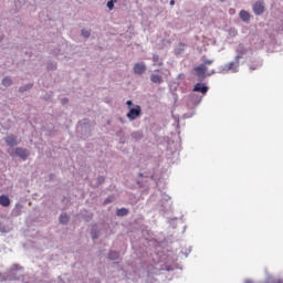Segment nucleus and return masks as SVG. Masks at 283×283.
<instances>
[{
	"mask_svg": "<svg viewBox=\"0 0 283 283\" xmlns=\"http://www.w3.org/2000/svg\"><path fill=\"white\" fill-rule=\"evenodd\" d=\"M2 85H3V87H10V85H12V78L10 76L3 77Z\"/></svg>",
	"mask_w": 283,
	"mask_h": 283,
	"instance_id": "393cba45",
	"label": "nucleus"
},
{
	"mask_svg": "<svg viewBox=\"0 0 283 283\" xmlns=\"http://www.w3.org/2000/svg\"><path fill=\"white\" fill-rule=\"evenodd\" d=\"M137 185H140V181L137 180Z\"/></svg>",
	"mask_w": 283,
	"mask_h": 283,
	"instance_id": "8fccbe9b",
	"label": "nucleus"
},
{
	"mask_svg": "<svg viewBox=\"0 0 283 283\" xmlns=\"http://www.w3.org/2000/svg\"><path fill=\"white\" fill-rule=\"evenodd\" d=\"M166 271H174V266L165 265Z\"/></svg>",
	"mask_w": 283,
	"mask_h": 283,
	"instance_id": "e433bc0d",
	"label": "nucleus"
},
{
	"mask_svg": "<svg viewBox=\"0 0 283 283\" xmlns=\"http://www.w3.org/2000/svg\"><path fill=\"white\" fill-rule=\"evenodd\" d=\"M81 34L84 36V39H90V36H92V31L82 29Z\"/></svg>",
	"mask_w": 283,
	"mask_h": 283,
	"instance_id": "a878e982",
	"label": "nucleus"
},
{
	"mask_svg": "<svg viewBox=\"0 0 283 283\" xmlns=\"http://www.w3.org/2000/svg\"><path fill=\"white\" fill-rule=\"evenodd\" d=\"M253 12L258 17L264 14V1L259 0L253 4Z\"/></svg>",
	"mask_w": 283,
	"mask_h": 283,
	"instance_id": "9d476101",
	"label": "nucleus"
},
{
	"mask_svg": "<svg viewBox=\"0 0 283 283\" xmlns=\"http://www.w3.org/2000/svg\"><path fill=\"white\" fill-rule=\"evenodd\" d=\"M32 87H34V84L28 83V84H25V85L20 86V87H19V92H20L21 94H23V92H30V90H32Z\"/></svg>",
	"mask_w": 283,
	"mask_h": 283,
	"instance_id": "4be33fe9",
	"label": "nucleus"
},
{
	"mask_svg": "<svg viewBox=\"0 0 283 283\" xmlns=\"http://www.w3.org/2000/svg\"><path fill=\"white\" fill-rule=\"evenodd\" d=\"M140 114H143V108L140 105H136L134 108H130L126 114L129 120H136V118H140Z\"/></svg>",
	"mask_w": 283,
	"mask_h": 283,
	"instance_id": "39448f33",
	"label": "nucleus"
},
{
	"mask_svg": "<svg viewBox=\"0 0 283 283\" xmlns=\"http://www.w3.org/2000/svg\"><path fill=\"white\" fill-rule=\"evenodd\" d=\"M237 35H238V31H235V29H231L230 36H237Z\"/></svg>",
	"mask_w": 283,
	"mask_h": 283,
	"instance_id": "72a5a7b5",
	"label": "nucleus"
},
{
	"mask_svg": "<svg viewBox=\"0 0 283 283\" xmlns=\"http://www.w3.org/2000/svg\"><path fill=\"white\" fill-rule=\"evenodd\" d=\"M46 67H48V70L54 71V70H56V63L52 62V61H49L46 63Z\"/></svg>",
	"mask_w": 283,
	"mask_h": 283,
	"instance_id": "cd10ccee",
	"label": "nucleus"
},
{
	"mask_svg": "<svg viewBox=\"0 0 283 283\" xmlns=\"http://www.w3.org/2000/svg\"><path fill=\"white\" fill-rule=\"evenodd\" d=\"M126 105H127L128 109H134V107H133L134 102H133L132 99H128V101L126 102Z\"/></svg>",
	"mask_w": 283,
	"mask_h": 283,
	"instance_id": "473e14b6",
	"label": "nucleus"
},
{
	"mask_svg": "<svg viewBox=\"0 0 283 283\" xmlns=\"http://www.w3.org/2000/svg\"><path fill=\"white\" fill-rule=\"evenodd\" d=\"M69 102L70 99H67V97L61 99L62 105H67Z\"/></svg>",
	"mask_w": 283,
	"mask_h": 283,
	"instance_id": "f704fd0d",
	"label": "nucleus"
},
{
	"mask_svg": "<svg viewBox=\"0 0 283 283\" xmlns=\"http://www.w3.org/2000/svg\"><path fill=\"white\" fill-rule=\"evenodd\" d=\"M151 83H155V85H160L163 83V77L158 74H151L150 75Z\"/></svg>",
	"mask_w": 283,
	"mask_h": 283,
	"instance_id": "6ab92c4d",
	"label": "nucleus"
},
{
	"mask_svg": "<svg viewBox=\"0 0 283 283\" xmlns=\"http://www.w3.org/2000/svg\"><path fill=\"white\" fill-rule=\"evenodd\" d=\"M244 283H253V281L251 279H247Z\"/></svg>",
	"mask_w": 283,
	"mask_h": 283,
	"instance_id": "58836bf2",
	"label": "nucleus"
},
{
	"mask_svg": "<svg viewBox=\"0 0 283 283\" xmlns=\"http://www.w3.org/2000/svg\"><path fill=\"white\" fill-rule=\"evenodd\" d=\"M119 259H120V252L114 251V250H111L108 252V260L116 261V260H119Z\"/></svg>",
	"mask_w": 283,
	"mask_h": 283,
	"instance_id": "2eb2a0df",
	"label": "nucleus"
},
{
	"mask_svg": "<svg viewBox=\"0 0 283 283\" xmlns=\"http://www.w3.org/2000/svg\"><path fill=\"white\" fill-rule=\"evenodd\" d=\"M91 235L92 240H98V238H101V232L96 228H93L91 230Z\"/></svg>",
	"mask_w": 283,
	"mask_h": 283,
	"instance_id": "b1692460",
	"label": "nucleus"
},
{
	"mask_svg": "<svg viewBox=\"0 0 283 283\" xmlns=\"http://www.w3.org/2000/svg\"><path fill=\"white\" fill-rule=\"evenodd\" d=\"M92 129H94V124L90 119H82L77 123L76 132L84 140L92 136Z\"/></svg>",
	"mask_w": 283,
	"mask_h": 283,
	"instance_id": "f257e3e1",
	"label": "nucleus"
},
{
	"mask_svg": "<svg viewBox=\"0 0 283 283\" xmlns=\"http://www.w3.org/2000/svg\"><path fill=\"white\" fill-rule=\"evenodd\" d=\"M145 175L143 172H139V178H144Z\"/></svg>",
	"mask_w": 283,
	"mask_h": 283,
	"instance_id": "c03bdc74",
	"label": "nucleus"
},
{
	"mask_svg": "<svg viewBox=\"0 0 283 283\" xmlns=\"http://www.w3.org/2000/svg\"><path fill=\"white\" fill-rule=\"evenodd\" d=\"M0 205L1 207H10V197L6 195L0 196Z\"/></svg>",
	"mask_w": 283,
	"mask_h": 283,
	"instance_id": "aec40b11",
	"label": "nucleus"
},
{
	"mask_svg": "<svg viewBox=\"0 0 283 283\" xmlns=\"http://www.w3.org/2000/svg\"><path fill=\"white\" fill-rule=\"evenodd\" d=\"M130 138H132L133 143H140V140H143V138H145V133L142 129L135 130V132L130 133Z\"/></svg>",
	"mask_w": 283,
	"mask_h": 283,
	"instance_id": "9b49d317",
	"label": "nucleus"
},
{
	"mask_svg": "<svg viewBox=\"0 0 283 283\" xmlns=\"http://www.w3.org/2000/svg\"><path fill=\"white\" fill-rule=\"evenodd\" d=\"M192 92H199L200 94L205 95V94H207V92H209V86L199 82L193 86Z\"/></svg>",
	"mask_w": 283,
	"mask_h": 283,
	"instance_id": "f8f14e48",
	"label": "nucleus"
},
{
	"mask_svg": "<svg viewBox=\"0 0 283 283\" xmlns=\"http://www.w3.org/2000/svg\"><path fill=\"white\" fill-rule=\"evenodd\" d=\"M185 44L179 43L178 46L175 49L176 56H182V54H185Z\"/></svg>",
	"mask_w": 283,
	"mask_h": 283,
	"instance_id": "412c9836",
	"label": "nucleus"
},
{
	"mask_svg": "<svg viewBox=\"0 0 283 283\" xmlns=\"http://www.w3.org/2000/svg\"><path fill=\"white\" fill-rule=\"evenodd\" d=\"M10 156H17L18 158H21V160H27L28 158H30V151L28 150V148H23V147H17L14 148L13 153H9Z\"/></svg>",
	"mask_w": 283,
	"mask_h": 283,
	"instance_id": "7ed1b4c3",
	"label": "nucleus"
},
{
	"mask_svg": "<svg viewBox=\"0 0 283 283\" xmlns=\"http://www.w3.org/2000/svg\"><path fill=\"white\" fill-rule=\"evenodd\" d=\"M134 74H138L139 76H142V74H145L147 72V64H145V62H137L134 65Z\"/></svg>",
	"mask_w": 283,
	"mask_h": 283,
	"instance_id": "6e6552de",
	"label": "nucleus"
},
{
	"mask_svg": "<svg viewBox=\"0 0 283 283\" xmlns=\"http://www.w3.org/2000/svg\"><path fill=\"white\" fill-rule=\"evenodd\" d=\"M239 17L241 21H244L245 23L247 21L251 20V14L249 13V11H245V10H241Z\"/></svg>",
	"mask_w": 283,
	"mask_h": 283,
	"instance_id": "dca6fc26",
	"label": "nucleus"
},
{
	"mask_svg": "<svg viewBox=\"0 0 283 283\" xmlns=\"http://www.w3.org/2000/svg\"><path fill=\"white\" fill-rule=\"evenodd\" d=\"M17 271H21V265L19 264H13L9 269V272L7 274L8 280L14 281V280H21V275L17 273Z\"/></svg>",
	"mask_w": 283,
	"mask_h": 283,
	"instance_id": "20e7f679",
	"label": "nucleus"
},
{
	"mask_svg": "<svg viewBox=\"0 0 283 283\" xmlns=\"http://www.w3.org/2000/svg\"><path fill=\"white\" fill-rule=\"evenodd\" d=\"M189 255V253H186V258Z\"/></svg>",
	"mask_w": 283,
	"mask_h": 283,
	"instance_id": "3c124183",
	"label": "nucleus"
},
{
	"mask_svg": "<svg viewBox=\"0 0 283 283\" xmlns=\"http://www.w3.org/2000/svg\"><path fill=\"white\" fill-rule=\"evenodd\" d=\"M116 216L118 218H125V216H129V209L127 208H119L116 210Z\"/></svg>",
	"mask_w": 283,
	"mask_h": 283,
	"instance_id": "f3484780",
	"label": "nucleus"
},
{
	"mask_svg": "<svg viewBox=\"0 0 283 283\" xmlns=\"http://www.w3.org/2000/svg\"><path fill=\"white\" fill-rule=\"evenodd\" d=\"M25 54H27V56H29V57L32 56V52H28V51H27Z\"/></svg>",
	"mask_w": 283,
	"mask_h": 283,
	"instance_id": "79ce46f5",
	"label": "nucleus"
},
{
	"mask_svg": "<svg viewBox=\"0 0 283 283\" xmlns=\"http://www.w3.org/2000/svg\"><path fill=\"white\" fill-rule=\"evenodd\" d=\"M193 114H196V109L192 111V114H191V115L185 114V118H191V116H193Z\"/></svg>",
	"mask_w": 283,
	"mask_h": 283,
	"instance_id": "c9c22d12",
	"label": "nucleus"
},
{
	"mask_svg": "<svg viewBox=\"0 0 283 283\" xmlns=\"http://www.w3.org/2000/svg\"><path fill=\"white\" fill-rule=\"evenodd\" d=\"M169 200H171V197H169V195L163 193L160 202H169Z\"/></svg>",
	"mask_w": 283,
	"mask_h": 283,
	"instance_id": "c756f323",
	"label": "nucleus"
},
{
	"mask_svg": "<svg viewBox=\"0 0 283 283\" xmlns=\"http://www.w3.org/2000/svg\"><path fill=\"white\" fill-rule=\"evenodd\" d=\"M59 52H60L59 50H55V51L52 52V54H54L55 56H57Z\"/></svg>",
	"mask_w": 283,
	"mask_h": 283,
	"instance_id": "4c0bfd02",
	"label": "nucleus"
},
{
	"mask_svg": "<svg viewBox=\"0 0 283 283\" xmlns=\"http://www.w3.org/2000/svg\"><path fill=\"white\" fill-rule=\"evenodd\" d=\"M114 3H116V0H109L106 4V7L108 8V10H114Z\"/></svg>",
	"mask_w": 283,
	"mask_h": 283,
	"instance_id": "c85d7f7f",
	"label": "nucleus"
},
{
	"mask_svg": "<svg viewBox=\"0 0 283 283\" xmlns=\"http://www.w3.org/2000/svg\"><path fill=\"white\" fill-rule=\"evenodd\" d=\"M159 211H163V213H169L171 211V203L167 201H160L159 202Z\"/></svg>",
	"mask_w": 283,
	"mask_h": 283,
	"instance_id": "4468645a",
	"label": "nucleus"
},
{
	"mask_svg": "<svg viewBox=\"0 0 283 283\" xmlns=\"http://www.w3.org/2000/svg\"><path fill=\"white\" fill-rule=\"evenodd\" d=\"M178 78H185V74L180 73V74L178 75Z\"/></svg>",
	"mask_w": 283,
	"mask_h": 283,
	"instance_id": "a19ab883",
	"label": "nucleus"
},
{
	"mask_svg": "<svg viewBox=\"0 0 283 283\" xmlns=\"http://www.w3.org/2000/svg\"><path fill=\"white\" fill-rule=\"evenodd\" d=\"M105 182V177L98 176L97 177V185H103Z\"/></svg>",
	"mask_w": 283,
	"mask_h": 283,
	"instance_id": "7c9ffc66",
	"label": "nucleus"
},
{
	"mask_svg": "<svg viewBox=\"0 0 283 283\" xmlns=\"http://www.w3.org/2000/svg\"><path fill=\"white\" fill-rule=\"evenodd\" d=\"M153 63L154 65H158V67H163V60L158 54L153 55Z\"/></svg>",
	"mask_w": 283,
	"mask_h": 283,
	"instance_id": "5701e85b",
	"label": "nucleus"
},
{
	"mask_svg": "<svg viewBox=\"0 0 283 283\" xmlns=\"http://www.w3.org/2000/svg\"><path fill=\"white\" fill-rule=\"evenodd\" d=\"M212 63H213V60H205L203 63H201V65L207 67L206 65H211Z\"/></svg>",
	"mask_w": 283,
	"mask_h": 283,
	"instance_id": "2f4dec72",
	"label": "nucleus"
},
{
	"mask_svg": "<svg viewBox=\"0 0 283 283\" xmlns=\"http://www.w3.org/2000/svg\"><path fill=\"white\" fill-rule=\"evenodd\" d=\"M274 283H282V280H279V281H276V282H274Z\"/></svg>",
	"mask_w": 283,
	"mask_h": 283,
	"instance_id": "09e8293b",
	"label": "nucleus"
},
{
	"mask_svg": "<svg viewBox=\"0 0 283 283\" xmlns=\"http://www.w3.org/2000/svg\"><path fill=\"white\" fill-rule=\"evenodd\" d=\"M235 52H237V55H235L234 59H235V61H240V59H243V56L249 53V49H247V48L244 46V44H239V45L237 46Z\"/></svg>",
	"mask_w": 283,
	"mask_h": 283,
	"instance_id": "1a4fd4ad",
	"label": "nucleus"
},
{
	"mask_svg": "<svg viewBox=\"0 0 283 283\" xmlns=\"http://www.w3.org/2000/svg\"><path fill=\"white\" fill-rule=\"evenodd\" d=\"M170 6H176V0H170Z\"/></svg>",
	"mask_w": 283,
	"mask_h": 283,
	"instance_id": "ea45409f",
	"label": "nucleus"
},
{
	"mask_svg": "<svg viewBox=\"0 0 283 283\" xmlns=\"http://www.w3.org/2000/svg\"><path fill=\"white\" fill-rule=\"evenodd\" d=\"M45 99H46V101H50V95H46Z\"/></svg>",
	"mask_w": 283,
	"mask_h": 283,
	"instance_id": "49530a36",
	"label": "nucleus"
},
{
	"mask_svg": "<svg viewBox=\"0 0 283 283\" xmlns=\"http://www.w3.org/2000/svg\"><path fill=\"white\" fill-rule=\"evenodd\" d=\"M7 147H17V145H19V139L17 137V135H8L3 138Z\"/></svg>",
	"mask_w": 283,
	"mask_h": 283,
	"instance_id": "0eeeda50",
	"label": "nucleus"
},
{
	"mask_svg": "<svg viewBox=\"0 0 283 283\" xmlns=\"http://www.w3.org/2000/svg\"><path fill=\"white\" fill-rule=\"evenodd\" d=\"M22 211H23V205L15 203L14 208L11 211L12 218H19V216H21Z\"/></svg>",
	"mask_w": 283,
	"mask_h": 283,
	"instance_id": "ddd939ff",
	"label": "nucleus"
},
{
	"mask_svg": "<svg viewBox=\"0 0 283 283\" xmlns=\"http://www.w3.org/2000/svg\"><path fill=\"white\" fill-rule=\"evenodd\" d=\"M220 1L224 2V1H227V0H220Z\"/></svg>",
	"mask_w": 283,
	"mask_h": 283,
	"instance_id": "603ef678",
	"label": "nucleus"
},
{
	"mask_svg": "<svg viewBox=\"0 0 283 283\" xmlns=\"http://www.w3.org/2000/svg\"><path fill=\"white\" fill-rule=\"evenodd\" d=\"M119 143H120L122 145H125V139L120 138V139H119Z\"/></svg>",
	"mask_w": 283,
	"mask_h": 283,
	"instance_id": "37998d69",
	"label": "nucleus"
},
{
	"mask_svg": "<svg viewBox=\"0 0 283 283\" xmlns=\"http://www.w3.org/2000/svg\"><path fill=\"white\" fill-rule=\"evenodd\" d=\"M200 101H202V98H200V99L198 101L197 105H200Z\"/></svg>",
	"mask_w": 283,
	"mask_h": 283,
	"instance_id": "de8ad7c7",
	"label": "nucleus"
},
{
	"mask_svg": "<svg viewBox=\"0 0 283 283\" xmlns=\"http://www.w3.org/2000/svg\"><path fill=\"white\" fill-rule=\"evenodd\" d=\"M240 67V61H235L234 62H229L228 64H226L223 67H222V72H238V69Z\"/></svg>",
	"mask_w": 283,
	"mask_h": 283,
	"instance_id": "423d86ee",
	"label": "nucleus"
},
{
	"mask_svg": "<svg viewBox=\"0 0 283 283\" xmlns=\"http://www.w3.org/2000/svg\"><path fill=\"white\" fill-rule=\"evenodd\" d=\"M208 70L209 69L207 66H205V64H199L198 66H196L195 67V76H197V81L202 83V81H205V78H207L208 76H211V73H207Z\"/></svg>",
	"mask_w": 283,
	"mask_h": 283,
	"instance_id": "f03ea898",
	"label": "nucleus"
},
{
	"mask_svg": "<svg viewBox=\"0 0 283 283\" xmlns=\"http://www.w3.org/2000/svg\"><path fill=\"white\" fill-rule=\"evenodd\" d=\"M2 36H0V41H1Z\"/></svg>",
	"mask_w": 283,
	"mask_h": 283,
	"instance_id": "864d4df0",
	"label": "nucleus"
},
{
	"mask_svg": "<svg viewBox=\"0 0 283 283\" xmlns=\"http://www.w3.org/2000/svg\"><path fill=\"white\" fill-rule=\"evenodd\" d=\"M114 200H116V197L114 195H111L104 200V205H112Z\"/></svg>",
	"mask_w": 283,
	"mask_h": 283,
	"instance_id": "bb28decb",
	"label": "nucleus"
},
{
	"mask_svg": "<svg viewBox=\"0 0 283 283\" xmlns=\"http://www.w3.org/2000/svg\"><path fill=\"white\" fill-rule=\"evenodd\" d=\"M59 222L63 226L67 224L70 222V216H67L66 212L61 213L59 217Z\"/></svg>",
	"mask_w": 283,
	"mask_h": 283,
	"instance_id": "a211bd4d",
	"label": "nucleus"
},
{
	"mask_svg": "<svg viewBox=\"0 0 283 283\" xmlns=\"http://www.w3.org/2000/svg\"><path fill=\"white\" fill-rule=\"evenodd\" d=\"M256 69H258V67H255V66H250V70H252V71H253V70H256Z\"/></svg>",
	"mask_w": 283,
	"mask_h": 283,
	"instance_id": "a18cd8bd",
	"label": "nucleus"
}]
</instances>
